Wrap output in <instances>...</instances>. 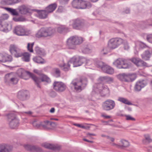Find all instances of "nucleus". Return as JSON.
Masks as SVG:
<instances>
[{
    "label": "nucleus",
    "instance_id": "nucleus-1",
    "mask_svg": "<svg viewBox=\"0 0 152 152\" xmlns=\"http://www.w3.org/2000/svg\"><path fill=\"white\" fill-rule=\"evenodd\" d=\"M18 75L21 77H23L25 73L28 75L34 80L37 84L38 87H40L39 84L41 82L45 81L48 83L50 82V79L46 75L42 74L40 76L39 78L33 74L28 71H25L23 69H20L18 71Z\"/></svg>",
    "mask_w": 152,
    "mask_h": 152
},
{
    "label": "nucleus",
    "instance_id": "nucleus-2",
    "mask_svg": "<svg viewBox=\"0 0 152 152\" xmlns=\"http://www.w3.org/2000/svg\"><path fill=\"white\" fill-rule=\"evenodd\" d=\"M87 83V78L85 77L80 78H76L72 81L70 86L77 92H80L86 87Z\"/></svg>",
    "mask_w": 152,
    "mask_h": 152
},
{
    "label": "nucleus",
    "instance_id": "nucleus-3",
    "mask_svg": "<svg viewBox=\"0 0 152 152\" xmlns=\"http://www.w3.org/2000/svg\"><path fill=\"white\" fill-rule=\"evenodd\" d=\"M83 41V38L77 36H72L68 38L66 41V46L70 49H75L76 45H79Z\"/></svg>",
    "mask_w": 152,
    "mask_h": 152
},
{
    "label": "nucleus",
    "instance_id": "nucleus-4",
    "mask_svg": "<svg viewBox=\"0 0 152 152\" xmlns=\"http://www.w3.org/2000/svg\"><path fill=\"white\" fill-rule=\"evenodd\" d=\"M56 33V30L54 28H41L36 34L37 37H52Z\"/></svg>",
    "mask_w": 152,
    "mask_h": 152
},
{
    "label": "nucleus",
    "instance_id": "nucleus-5",
    "mask_svg": "<svg viewBox=\"0 0 152 152\" xmlns=\"http://www.w3.org/2000/svg\"><path fill=\"white\" fill-rule=\"evenodd\" d=\"M8 17V15L7 14L0 17V31L7 32L11 29V25L8 24L5 21Z\"/></svg>",
    "mask_w": 152,
    "mask_h": 152
},
{
    "label": "nucleus",
    "instance_id": "nucleus-6",
    "mask_svg": "<svg viewBox=\"0 0 152 152\" xmlns=\"http://www.w3.org/2000/svg\"><path fill=\"white\" fill-rule=\"evenodd\" d=\"M8 124L10 128L12 129L17 128L19 126V121L13 113H10L7 115Z\"/></svg>",
    "mask_w": 152,
    "mask_h": 152
},
{
    "label": "nucleus",
    "instance_id": "nucleus-7",
    "mask_svg": "<svg viewBox=\"0 0 152 152\" xmlns=\"http://www.w3.org/2000/svg\"><path fill=\"white\" fill-rule=\"evenodd\" d=\"M96 85L94 86V88L96 87ZM97 88H94L92 91V93H95L97 94H100L104 96L109 94V90L107 87L106 85H104L101 84L99 83L97 85Z\"/></svg>",
    "mask_w": 152,
    "mask_h": 152
},
{
    "label": "nucleus",
    "instance_id": "nucleus-8",
    "mask_svg": "<svg viewBox=\"0 0 152 152\" xmlns=\"http://www.w3.org/2000/svg\"><path fill=\"white\" fill-rule=\"evenodd\" d=\"M69 23L70 26H72L73 28L76 29H80L86 26L85 21L78 18L72 20Z\"/></svg>",
    "mask_w": 152,
    "mask_h": 152
},
{
    "label": "nucleus",
    "instance_id": "nucleus-9",
    "mask_svg": "<svg viewBox=\"0 0 152 152\" xmlns=\"http://www.w3.org/2000/svg\"><path fill=\"white\" fill-rule=\"evenodd\" d=\"M113 64L119 69H127L130 66V64L127 60L118 58L113 62Z\"/></svg>",
    "mask_w": 152,
    "mask_h": 152
},
{
    "label": "nucleus",
    "instance_id": "nucleus-10",
    "mask_svg": "<svg viewBox=\"0 0 152 152\" xmlns=\"http://www.w3.org/2000/svg\"><path fill=\"white\" fill-rule=\"evenodd\" d=\"M123 42V40L121 38H112L108 42V48L111 49H114L117 48Z\"/></svg>",
    "mask_w": 152,
    "mask_h": 152
},
{
    "label": "nucleus",
    "instance_id": "nucleus-11",
    "mask_svg": "<svg viewBox=\"0 0 152 152\" xmlns=\"http://www.w3.org/2000/svg\"><path fill=\"white\" fill-rule=\"evenodd\" d=\"M9 50L11 54L16 58L22 57L23 55V52L22 50L14 45H10Z\"/></svg>",
    "mask_w": 152,
    "mask_h": 152
},
{
    "label": "nucleus",
    "instance_id": "nucleus-12",
    "mask_svg": "<svg viewBox=\"0 0 152 152\" xmlns=\"http://www.w3.org/2000/svg\"><path fill=\"white\" fill-rule=\"evenodd\" d=\"M86 60V58L83 57L74 56L69 60V62L73 64L74 67L81 66Z\"/></svg>",
    "mask_w": 152,
    "mask_h": 152
},
{
    "label": "nucleus",
    "instance_id": "nucleus-13",
    "mask_svg": "<svg viewBox=\"0 0 152 152\" xmlns=\"http://www.w3.org/2000/svg\"><path fill=\"white\" fill-rule=\"evenodd\" d=\"M115 106V103L114 100L108 99L103 102L102 108L104 110L108 111L113 110Z\"/></svg>",
    "mask_w": 152,
    "mask_h": 152
},
{
    "label": "nucleus",
    "instance_id": "nucleus-14",
    "mask_svg": "<svg viewBox=\"0 0 152 152\" xmlns=\"http://www.w3.org/2000/svg\"><path fill=\"white\" fill-rule=\"evenodd\" d=\"M13 32L18 36L27 35L28 34V32L24 27L20 25L15 26L13 30Z\"/></svg>",
    "mask_w": 152,
    "mask_h": 152
},
{
    "label": "nucleus",
    "instance_id": "nucleus-15",
    "mask_svg": "<svg viewBox=\"0 0 152 152\" xmlns=\"http://www.w3.org/2000/svg\"><path fill=\"white\" fill-rule=\"evenodd\" d=\"M18 80L17 78L14 76L12 73H8L6 75L5 77V82L12 84H16Z\"/></svg>",
    "mask_w": 152,
    "mask_h": 152
},
{
    "label": "nucleus",
    "instance_id": "nucleus-16",
    "mask_svg": "<svg viewBox=\"0 0 152 152\" xmlns=\"http://www.w3.org/2000/svg\"><path fill=\"white\" fill-rule=\"evenodd\" d=\"M53 88L57 91L61 92L66 88V86L63 83L60 82H55L53 83Z\"/></svg>",
    "mask_w": 152,
    "mask_h": 152
},
{
    "label": "nucleus",
    "instance_id": "nucleus-17",
    "mask_svg": "<svg viewBox=\"0 0 152 152\" xmlns=\"http://www.w3.org/2000/svg\"><path fill=\"white\" fill-rule=\"evenodd\" d=\"M24 147L26 150L31 152H42L41 148L33 145L26 144L24 145Z\"/></svg>",
    "mask_w": 152,
    "mask_h": 152
},
{
    "label": "nucleus",
    "instance_id": "nucleus-18",
    "mask_svg": "<svg viewBox=\"0 0 152 152\" xmlns=\"http://www.w3.org/2000/svg\"><path fill=\"white\" fill-rule=\"evenodd\" d=\"M131 61L137 66H147V64L138 58H133L130 59Z\"/></svg>",
    "mask_w": 152,
    "mask_h": 152
},
{
    "label": "nucleus",
    "instance_id": "nucleus-19",
    "mask_svg": "<svg viewBox=\"0 0 152 152\" xmlns=\"http://www.w3.org/2000/svg\"><path fill=\"white\" fill-rule=\"evenodd\" d=\"M45 125H42V127L46 129H54L57 125V123L55 122L50 121H44Z\"/></svg>",
    "mask_w": 152,
    "mask_h": 152
},
{
    "label": "nucleus",
    "instance_id": "nucleus-20",
    "mask_svg": "<svg viewBox=\"0 0 152 152\" xmlns=\"http://www.w3.org/2000/svg\"><path fill=\"white\" fill-rule=\"evenodd\" d=\"M18 97L22 101H25L27 100L28 98V91L24 90L19 91L18 94Z\"/></svg>",
    "mask_w": 152,
    "mask_h": 152
},
{
    "label": "nucleus",
    "instance_id": "nucleus-21",
    "mask_svg": "<svg viewBox=\"0 0 152 152\" xmlns=\"http://www.w3.org/2000/svg\"><path fill=\"white\" fill-rule=\"evenodd\" d=\"M131 77L130 74L125 73L120 74L117 76L118 78L120 80L127 82L131 81Z\"/></svg>",
    "mask_w": 152,
    "mask_h": 152
},
{
    "label": "nucleus",
    "instance_id": "nucleus-22",
    "mask_svg": "<svg viewBox=\"0 0 152 152\" xmlns=\"http://www.w3.org/2000/svg\"><path fill=\"white\" fill-rule=\"evenodd\" d=\"M146 85L145 82L143 80L137 82L134 87V90L135 91H139Z\"/></svg>",
    "mask_w": 152,
    "mask_h": 152
},
{
    "label": "nucleus",
    "instance_id": "nucleus-23",
    "mask_svg": "<svg viewBox=\"0 0 152 152\" xmlns=\"http://www.w3.org/2000/svg\"><path fill=\"white\" fill-rule=\"evenodd\" d=\"M11 147L9 145L4 144H0V152H11Z\"/></svg>",
    "mask_w": 152,
    "mask_h": 152
},
{
    "label": "nucleus",
    "instance_id": "nucleus-24",
    "mask_svg": "<svg viewBox=\"0 0 152 152\" xmlns=\"http://www.w3.org/2000/svg\"><path fill=\"white\" fill-rule=\"evenodd\" d=\"M33 10L37 12V17L40 19H45L46 18L48 14L45 10Z\"/></svg>",
    "mask_w": 152,
    "mask_h": 152
},
{
    "label": "nucleus",
    "instance_id": "nucleus-25",
    "mask_svg": "<svg viewBox=\"0 0 152 152\" xmlns=\"http://www.w3.org/2000/svg\"><path fill=\"white\" fill-rule=\"evenodd\" d=\"M42 145L45 148L52 150H59L60 149V146L58 145H55L47 143H43L42 144Z\"/></svg>",
    "mask_w": 152,
    "mask_h": 152
},
{
    "label": "nucleus",
    "instance_id": "nucleus-26",
    "mask_svg": "<svg viewBox=\"0 0 152 152\" xmlns=\"http://www.w3.org/2000/svg\"><path fill=\"white\" fill-rule=\"evenodd\" d=\"M152 53V50L151 52L149 50H146L141 55L142 58L145 61L149 60Z\"/></svg>",
    "mask_w": 152,
    "mask_h": 152
},
{
    "label": "nucleus",
    "instance_id": "nucleus-27",
    "mask_svg": "<svg viewBox=\"0 0 152 152\" xmlns=\"http://www.w3.org/2000/svg\"><path fill=\"white\" fill-rule=\"evenodd\" d=\"M21 0H2L1 4L3 5H12L19 2Z\"/></svg>",
    "mask_w": 152,
    "mask_h": 152
},
{
    "label": "nucleus",
    "instance_id": "nucleus-28",
    "mask_svg": "<svg viewBox=\"0 0 152 152\" xmlns=\"http://www.w3.org/2000/svg\"><path fill=\"white\" fill-rule=\"evenodd\" d=\"M57 4L56 3L51 4L47 7L45 10L49 14L53 12L57 7Z\"/></svg>",
    "mask_w": 152,
    "mask_h": 152
},
{
    "label": "nucleus",
    "instance_id": "nucleus-29",
    "mask_svg": "<svg viewBox=\"0 0 152 152\" xmlns=\"http://www.w3.org/2000/svg\"><path fill=\"white\" fill-rule=\"evenodd\" d=\"M19 12L22 14H25L29 12V9L27 6L22 5L19 7L18 8Z\"/></svg>",
    "mask_w": 152,
    "mask_h": 152
},
{
    "label": "nucleus",
    "instance_id": "nucleus-30",
    "mask_svg": "<svg viewBox=\"0 0 152 152\" xmlns=\"http://www.w3.org/2000/svg\"><path fill=\"white\" fill-rule=\"evenodd\" d=\"M57 31L60 33H65L70 31V28L65 26H61L58 27Z\"/></svg>",
    "mask_w": 152,
    "mask_h": 152
},
{
    "label": "nucleus",
    "instance_id": "nucleus-31",
    "mask_svg": "<svg viewBox=\"0 0 152 152\" xmlns=\"http://www.w3.org/2000/svg\"><path fill=\"white\" fill-rule=\"evenodd\" d=\"M91 7V4L90 2L81 0L80 9L89 8Z\"/></svg>",
    "mask_w": 152,
    "mask_h": 152
},
{
    "label": "nucleus",
    "instance_id": "nucleus-32",
    "mask_svg": "<svg viewBox=\"0 0 152 152\" xmlns=\"http://www.w3.org/2000/svg\"><path fill=\"white\" fill-rule=\"evenodd\" d=\"M102 71L104 72L109 74H112L114 72L113 69L107 65L104 66V68H102Z\"/></svg>",
    "mask_w": 152,
    "mask_h": 152
},
{
    "label": "nucleus",
    "instance_id": "nucleus-33",
    "mask_svg": "<svg viewBox=\"0 0 152 152\" xmlns=\"http://www.w3.org/2000/svg\"><path fill=\"white\" fill-rule=\"evenodd\" d=\"M118 100L124 104L128 105H131L132 103L127 99L123 97H119L118 98Z\"/></svg>",
    "mask_w": 152,
    "mask_h": 152
},
{
    "label": "nucleus",
    "instance_id": "nucleus-34",
    "mask_svg": "<svg viewBox=\"0 0 152 152\" xmlns=\"http://www.w3.org/2000/svg\"><path fill=\"white\" fill-rule=\"evenodd\" d=\"M33 60L34 62L38 64H43L45 63V61L40 56L34 57Z\"/></svg>",
    "mask_w": 152,
    "mask_h": 152
},
{
    "label": "nucleus",
    "instance_id": "nucleus-35",
    "mask_svg": "<svg viewBox=\"0 0 152 152\" xmlns=\"http://www.w3.org/2000/svg\"><path fill=\"white\" fill-rule=\"evenodd\" d=\"M70 62H69V61H68L67 65L65 64L64 63L63 64H60L59 66L60 67L62 68V69L65 71H66L69 70L70 69Z\"/></svg>",
    "mask_w": 152,
    "mask_h": 152
},
{
    "label": "nucleus",
    "instance_id": "nucleus-36",
    "mask_svg": "<svg viewBox=\"0 0 152 152\" xmlns=\"http://www.w3.org/2000/svg\"><path fill=\"white\" fill-rule=\"evenodd\" d=\"M81 0H73L72 3L73 7L75 8L80 9Z\"/></svg>",
    "mask_w": 152,
    "mask_h": 152
},
{
    "label": "nucleus",
    "instance_id": "nucleus-37",
    "mask_svg": "<svg viewBox=\"0 0 152 152\" xmlns=\"http://www.w3.org/2000/svg\"><path fill=\"white\" fill-rule=\"evenodd\" d=\"M4 8L13 15L16 16L18 15V12L15 9L7 7H4Z\"/></svg>",
    "mask_w": 152,
    "mask_h": 152
},
{
    "label": "nucleus",
    "instance_id": "nucleus-38",
    "mask_svg": "<svg viewBox=\"0 0 152 152\" xmlns=\"http://www.w3.org/2000/svg\"><path fill=\"white\" fill-rule=\"evenodd\" d=\"M35 50L36 53L42 56H44L45 54L44 50L38 47H35Z\"/></svg>",
    "mask_w": 152,
    "mask_h": 152
},
{
    "label": "nucleus",
    "instance_id": "nucleus-39",
    "mask_svg": "<svg viewBox=\"0 0 152 152\" xmlns=\"http://www.w3.org/2000/svg\"><path fill=\"white\" fill-rule=\"evenodd\" d=\"M52 74L55 77H59L60 75V71L59 69L55 68L52 70Z\"/></svg>",
    "mask_w": 152,
    "mask_h": 152
},
{
    "label": "nucleus",
    "instance_id": "nucleus-40",
    "mask_svg": "<svg viewBox=\"0 0 152 152\" xmlns=\"http://www.w3.org/2000/svg\"><path fill=\"white\" fill-rule=\"evenodd\" d=\"M120 146L121 147H126L129 146V142L125 140H123L121 141Z\"/></svg>",
    "mask_w": 152,
    "mask_h": 152
},
{
    "label": "nucleus",
    "instance_id": "nucleus-41",
    "mask_svg": "<svg viewBox=\"0 0 152 152\" xmlns=\"http://www.w3.org/2000/svg\"><path fill=\"white\" fill-rule=\"evenodd\" d=\"M106 64L101 61L98 60L96 62V65L99 68L101 69L102 70L103 68L106 65Z\"/></svg>",
    "mask_w": 152,
    "mask_h": 152
},
{
    "label": "nucleus",
    "instance_id": "nucleus-42",
    "mask_svg": "<svg viewBox=\"0 0 152 152\" xmlns=\"http://www.w3.org/2000/svg\"><path fill=\"white\" fill-rule=\"evenodd\" d=\"M23 60L26 62H28L30 60V57L29 54L28 53H23Z\"/></svg>",
    "mask_w": 152,
    "mask_h": 152
},
{
    "label": "nucleus",
    "instance_id": "nucleus-43",
    "mask_svg": "<svg viewBox=\"0 0 152 152\" xmlns=\"http://www.w3.org/2000/svg\"><path fill=\"white\" fill-rule=\"evenodd\" d=\"M32 124L34 126L37 128H38L41 126L42 127V125H45L44 123H42L40 122H37L35 121H33Z\"/></svg>",
    "mask_w": 152,
    "mask_h": 152
},
{
    "label": "nucleus",
    "instance_id": "nucleus-44",
    "mask_svg": "<svg viewBox=\"0 0 152 152\" xmlns=\"http://www.w3.org/2000/svg\"><path fill=\"white\" fill-rule=\"evenodd\" d=\"M144 137L145 139L142 140L143 143L144 144H146V140H147L148 143L152 142V139H151L150 136L148 134H146L144 135Z\"/></svg>",
    "mask_w": 152,
    "mask_h": 152
},
{
    "label": "nucleus",
    "instance_id": "nucleus-45",
    "mask_svg": "<svg viewBox=\"0 0 152 152\" xmlns=\"http://www.w3.org/2000/svg\"><path fill=\"white\" fill-rule=\"evenodd\" d=\"M109 51L108 48L107 47H104L101 51V53L102 55L107 54Z\"/></svg>",
    "mask_w": 152,
    "mask_h": 152
},
{
    "label": "nucleus",
    "instance_id": "nucleus-46",
    "mask_svg": "<svg viewBox=\"0 0 152 152\" xmlns=\"http://www.w3.org/2000/svg\"><path fill=\"white\" fill-rule=\"evenodd\" d=\"M113 78L108 76H105V82L110 83L113 82Z\"/></svg>",
    "mask_w": 152,
    "mask_h": 152
},
{
    "label": "nucleus",
    "instance_id": "nucleus-47",
    "mask_svg": "<svg viewBox=\"0 0 152 152\" xmlns=\"http://www.w3.org/2000/svg\"><path fill=\"white\" fill-rule=\"evenodd\" d=\"M34 45V43L33 42L31 44L29 43H28L27 45V49L28 50L31 52H33V47Z\"/></svg>",
    "mask_w": 152,
    "mask_h": 152
},
{
    "label": "nucleus",
    "instance_id": "nucleus-48",
    "mask_svg": "<svg viewBox=\"0 0 152 152\" xmlns=\"http://www.w3.org/2000/svg\"><path fill=\"white\" fill-rule=\"evenodd\" d=\"M124 48L125 50H127L129 49L130 47L128 42L126 41H124L123 42Z\"/></svg>",
    "mask_w": 152,
    "mask_h": 152
},
{
    "label": "nucleus",
    "instance_id": "nucleus-49",
    "mask_svg": "<svg viewBox=\"0 0 152 152\" xmlns=\"http://www.w3.org/2000/svg\"><path fill=\"white\" fill-rule=\"evenodd\" d=\"M5 54H6L0 53V61L3 62H6Z\"/></svg>",
    "mask_w": 152,
    "mask_h": 152
},
{
    "label": "nucleus",
    "instance_id": "nucleus-50",
    "mask_svg": "<svg viewBox=\"0 0 152 152\" xmlns=\"http://www.w3.org/2000/svg\"><path fill=\"white\" fill-rule=\"evenodd\" d=\"M5 60L6 62L7 61H11L12 59V58L11 56L8 54H5Z\"/></svg>",
    "mask_w": 152,
    "mask_h": 152
},
{
    "label": "nucleus",
    "instance_id": "nucleus-51",
    "mask_svg": "<svg viewBox=\"0 0 152 152\" xmlns=\"http://www.w3.org/2000/svg\"><path fill=\"white\" fill-rule=\"evenodd\" d=\"M146 39L148 42L152 43V34L148 35L147 36Z\"/></svg>",
    "mask_w": 152,
    "mask_h": 152
},
{
    "label": "nucleus",
    "instance_id": "nucleus-52",
    "mask_svg": "<svg viewBox=\"0 0 152 152\" xmlns=\"http://www.w3.org/2000/svg\"><path fill=\"white\" fill-rule=\"evenodd\" d=\"M126 117V119L127 120H131L132 121H135V119L133 117H132L129 115H125Z\"/></svg>",
    "mask_w": 152,
    "mask_h": 152
},
{
    "label": "nucleus",
    "instance_id": "nucleus-53",
    "mask_svg": "<svg viewBox=\"0 0 152 152\" xmlns=\"http://www.w3.org/2000/svg\"><path fill=\"white\" fill-rule=\"evenodd\" d=\"M98 81L99 83L105 82V76H101L98 79Z\"/></svg>",
    "mask_w": 152,
    "mask_h": 152
},
{
    "label": "nucleus",
    "instance_id": "nucleus-54",
    "mask_svg": "<svg viewBox=\"0 0 152 152\" xmlns=\"http://www.w3.org/2000/svg\"><path fill=\"white\" fill-rule=\"evenodd\" d=\"M64 9L62 6H59L56 10V12L58 13H61L64 11Z\"/></svg>",
    "mask_w": 152,
    "mask_h": 152
},
{
    "label": "nucleus",
    "instance_id": "nucleus-55",
    "mask_svg": "<svg viewBox=\"0 0 152 152\" xmlns=\"http://www.w3.org/2000/svg\"><path fill=\"white\" fill-rule=\"evenodd\" d=\"M73 125L74 126H77L81 128H83L84 129H86V127L83 125H82L81 124H74Z\"/></svg>",
    "mask_w": 152,
    "mask_h": 152
},
{
    "label": "nucleus",
    "instance_id": "nucleus-56",
    "mask_svg": "<svg viewBox=\"0 0 152 152\" xmlns=\"http://www.w3.org/2000/svg\"><path fill=\"white\" fill-rule=\"evenodd\" d=\"M34 72L39 75V76H41V75L42 74L41 71L38 70L37 69H34Z\"/></svg>",
    "mask_w": 152,
    "mask_h": 152
},
{
    "label": "nucleus",
    "instance_id": "nucleus-57",
    "mask_svg": "<svg viewBox=\"0 0 152 152\" xmlns=\"http://www.w3.org/2000/svg\"><path fill=\"white\" fill-rule=\"evenodd\" d=\"M84 63H85L86 65H90L91 64L92 62L89 59L87 60L86 58V60L84 62Z\"/></svg>",
    "mask_w": 152,
    "mask_h": 152
},
{
    "label": "nucleus",
    "instance_id": "nucleus-58",
    "mask_svg": "<svg viewBox=\"0 0 152 152\" xmlns=\"http://www.w3.org/2000/svg\"><path fill=\"white\" fill-rule=\"evenodd\" d=\"M139 46L140 47L142 48H145L147 47L146 45L142 42L140 43Z\"/></svg>",
    "mask_w": 152,
    "mask_h": 152
},
{
    "label": "nucleus",
    "instance_id": "nucleus-59",
    "mask_svg": "<svg viewBox=\"0 0 152 152\" xmlns=\"http://www.w3.org/2000/svg\"><path fill=\"white\" fill-rule=\"evenodd\" d=\"M69 0H59L60 3L63 4H66Z\"/></svg>",
    "mask_w": 152,
    "mask_h": 152
},
{
    "label": "nucleus",
    "instance_id": "nucleus-60",
    "mask_svg": "<svg viewBox=\"0 0 152 152\" xmlns=\"http://www.w3.org/2000/svg\"><path fill=\"white\" fill-rule=\"evenodd\" d=\"M84 50L87 53H88L90 52L91 50L88 48H86L84 49Z\"/></svg>",
    "mask_w": 152,
    "mask_h": 152
},
{
    "label": "nucleus",
    "instance_id": "nucleus-61",
    "mask_svg": "<svg viewBox=\"0 0 152 152\" xmlns=\"http://www.w3.org/2000/svg\"><path fill=\"white\" fill-rule=\"evenodd\" d=\"M87 135L88 137H91V136H96V134H94L92 133H88L87 134Z\"/></svg>",
    "mask_w": 152,
    "mask_h": 152
},
{
    "label": "nucleus",
    "instance_id": "nucleus-62",
    "mask_svg": "<svg viewBox=\"0 0 152 152\" xmlns=\"http://www.w3.org/2000/svg\"><path fill=\"white\" fill-rule=\"evenodd\" d=\"M102 116L105 118H111V116L109 115H102Z\"/></svg>",
    "mask_w": 152,
    "mask_h": 152
},
{
    "label": "nucleus",
    "instance_id": "nucleus-63",
    "mask_svg": "<svg viewBox=\"0 0 152 152\" xmlns=\"http://www.w3.org/2000/svg\"><path fill=\"white\" fill-rule=\"evenodd\" d=\"M55 109L54 108H52L50 110V112L51 113H54L55 112Z\"/></svg>",
    "mask_w": 152,
    "mask_h": 152
},
{
    "label": "nucleus",
    "instance_id": "nucleus-64",
    "mask_svg": "<svg viewBox=\"0 0 152 152\" xmlns=\"http://www.w3.org/2000/svg\"><path fill=\"white\" fill-rule=\"evenodd\" d=\"M148 150L149 152H152V146H149L148 148Z\"/></svg>",
    "mask_w": 152,
    "mask_h": 152
}]
</instances>
